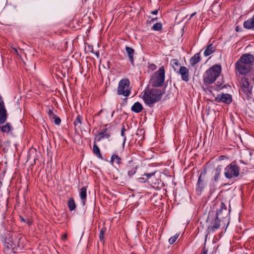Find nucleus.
<instances>
[{"mask_svg":"<svg viewBox=\"0 0 254 254\" xmlns=\"http://www.w3.org/2000/svg\"><path fill=\"white\" fill-rule=\"evenodd\" d=\"M254 61L253 55L245 54L242 55L235 64L236 73L240 75L247 74L252 68Z\"/></svg>","mask_w":254,"mask_h":254,"instance_id":"1","label":"nucleus"},{"mask_svg":"<svg viewBox=\"0 0 254 254\" xmlns=\"http://www.w3.org/2000/svg\"><path fill=\"white\" fill-rule=\"evenodd\" d=\"M164 92L162 90L157 88L146 89L144 91L142 99L147 106L151 107L161 100Z\"/></svg>","mask_w":254,"mask_h":254,"instance_id":"2","label":"nucleus"},{"mask_svg":"<svg viewBox=\"0 0 254 254\" xmlns=\"http://www.w3.org/2000/svg\"><path fill=\"white\" fill-rule=\"evenodd\" d=\"M221 71V66L218 64L214 65L208 69L203 75L204 83L210 84L214 82L216 78L219 76Z\"/></svg>","mask_w":254,"mask_h":254,"instance_id":"3","label":"nucleus"},{"mask_svg":"<svg viewBox=\"0 0 254 254\" xmlns=\"http://www.w3.org/2000/svg\"><path fill=\"white\" fill-rule=\"evenodd\" d=\"M152 85L154 87H161L164 82L165 80V69L162 66L159 70L156 71L151 77Z\"/></svg>","mask_w":254,"mask_h":254,"instance_id":"4","label":"nucleus"},{"mask_svg":"<svg viewBox=\"0 0 254 254\" xmlns=\"http://www.w3.org/2000/svg\"><path fill=\"white\" fill-rule=\"evenodd\" d=\"M118 95L128 97L131 93L130 89V81L127 78H125L120 80L117 89Z\"/></svg>","mask_w":254,"mask_h":254,"instance_id":"5","label":"nucleus"},{"mask_svg":"<svg viewBox=\"0 0 254 254\" xmlns=\"http://www.w3.org/2000/svg\"><path fill=\"white\" fill-rule=\"evenodd\" d=\"M240 174V168L236 164L232 163L226 166L224 169V176L229 179L237 177Z\"/></svg>","mask_w":254,"mask_h":254,"instance_id":"6","label":"nucleus"},{"mask_svg":"<svg viewBox=\"0 0 254 254\" xmlns=\"http://www.w3.org/2000/svg\"><path fill=\"white\" fill-rule=\"evenodd\" d=\"M241 81L243 84L242 87V91L246 94L248 99L252 98L253 95V85H251L248 79L246 77L242 78Z\"/></svg>","mask_w":254,"mask_h":254,"instance_id":"7","label":"nucleus"},{"mask_svg":"<svg viewBox=\"0 0 254 254\" xmlns=\"http://www.w3.org/2000/svg\"><path fill=\"white\" fill-rule=\"evenodd\" d=\"M220 219L219 216L216 215L215 219L212 222L211 225L208 226L206 231V235L205 237V240H206L208 235L210 233H214L217 230L219 229L220 227Z\"/></svg>","mask_w":254,"mask_h":254,"instance_id":"8","label":"nucleus"},{"mask_svg":"<svg viewBox=\"0 0 254 254\" xmlns=\"http://www.w3.org/2000/svg\"><path fill=\"white\" fill-rule=\"evenodd\" d=\"M155 173L144 174L143 176L146 177V180H148V182L154 188H159L162 186L161 180L157 179L155 176Z\"/></svg>","mask_w":254,"mask_h":254,"instance_id":"9","label":"nucleus"},{"mask_svg":"<svg viewBox=\"0 0 254 254\" xmlns=\"http://www.w3.org/2000/svg\"><path fill=\"white\" fill-rule=\"evenodd\" d=\"M137 169V166L133 160H129L127 162L125 171L127 172V176L129 178H131L136 173Z\"/></svg>","mask_w":254,"mask_h":254,"instance_id":"10","label":"nucleus"},{"mask_svg":"<svg viewBox=\"0 0 254 254\" xmlns=\"http://www.w3.org/2000/svg\"><path fill=\"white\" fill-rule=\"evenodd\" d=\"M232 101V96L229 94H221L218 95L214 99L216 102H223L226 104H230Z\"/></svg>","mask_w":254,"mask_h":254,"instance_id":"11","label":"nucleus"},{"mask_svg":"<svg viewBox=\"0 0 254 254\" xmlns=\"http://www.w3.org/2000/svg\"><path fill=\"white\" fill-rule=\"evenodd\" d=\"M253 154V152L249 149L245 150L242 153L240 162L245 164H250Z\"/></svg>","mask_w":254,"mask_h":254,"instance_id":"12","label":"nucleus"},{"mask_svg":"<svg viewBox=\"0 0 254 254\" xmlns=\"http://www.w3.org/2000/svg\"><path fill=\"white\" fill-rule=\"evenodd\" d=\"M205 172H201L198 179L196 191L199 194H200L201 193L203 189L205 187V183L204 182V180L202 179V176L205 175Z\"/></svg>","mask_w":254,"mask_h":254,"instance_id":"13","label":"nucleus"},{"mask_svg":"<svg viewBox=\"0 0 254 254\" xmlns=\"http://www.w3.org/2000/svg\"><path fill=\"white\" fill-rule=\"evenodd\" d=\"M181 75V78L183 81L187 82L189 80V71L185 66H181L177 72Z\"/></svg>","mask_w":254,"mask_h":254,"instance_id":"14","label":"nucleus"},{"mask_svg":"<svg viewBox=\"0 0 254 254\" xmlns=\"http://www.w3.org/2000/svg\"><path fill=\"white\" fill-rule=\"evenodd\" d=\"M6 111L3 101L0 102V124L3 123L6 118Z\"/></svg>","mask_w":254,"mask_h":254,"instance_id":"15","label":"nucleus"},{"mask_svg":"<svg viewBox=\"0 0 254 254\" xmlns=\"http://www.w3.org/2000/svg\"><path fill=\"white\" fill-rule=\"evenodd\" d=\"M126 51L127 52V55L128 57L129 62H130L132 65L134 66V50L132 48L129 47L128 46L126 47Z\"/></svg>","mask_w":254,"mask_h":254,"instance_id":"16","label":"nucleus"},{"mask_svg":"<svg viewBox=\"0 0 254 254\" xmlns=\"http://www.w3.org/2000/svg\"><path fill=\"white\" fill-rule=\"evenodd\" d=\"M87 188V187H83L80 189L79 191V196L83 205L85 204L86 201Z\"/></svg>","mask_w":254,"mask_h":254,"instance_id":"17","label":"nucleus"},{"mask_svg":"<svg viewBox=\"0 0 254 254\" xmlns=\"http://www.w3.org/2000/svg\"><path fill=\"white\" fill-rule=\"evenodd\" d=\"M216 48L213 45L212 43L209 44L204 52V57H207L212 53H213L215 51Z\"/></svg>","mask_w":254,"mask_h":254,"instance_id":"18","label":"nucleus"},{"mask_svg":"<svg viewBox=\"0 0 254 254\" xmlns=\"http://www.w3.org/2000/svg\"><path fill=\"white\" fill-rule=\"evenodd\" d=\"M131 110L136 113H139L142 111L143 106L139 102H136L132 106Z\"/></svg>","mask_w":254,"mask_h":254,"instance_id":"19","label":"nucleus"},{"mask_svg":"<svg viewBox=\"0 0 254 254\" xmlns=\"http://www.w3.org/2000/svg\"><path fill=\"white\" fill-rule=\"evenodd\" d=\"M200 61V57L199 53L195 54L190 60V63L191 65L194 66Z\"/></svg>","mask_w":254,"mask_h":254,"instance_id":"20","label":"nucleus"},{"mask_svg":"<svg viewBox=\"0 0 254 254\" xmlns=\"http://www.w3.org/2000/svg\"><path fill=\"white\" fill-rule=\"evenodd\" d=\"M244 27L247 29H251L254 27V16L244 23Z\"/></svg>","mask_w":254,"mask_h":254,"instance_id":"21","label":"nucleus"},{"mask_svg":"<svg viewBox=\"0 0 254 254\" xmlns=\"http://www.w3.org/2000/svg\"><path fill=\"white\" fill-rule=\"evenodd\" d=\"M170 64L174 71L177 72L179 70V68L181 67L180 64L178 60L175 59H172L170 61Z\"/></svg>","mask_w":254,"mask_h":254,"instance_id":"22","label":"nucleus"},{"mask_svg":"<svg viewBox=\"0 0 254 254\" xmlns=\"http://www.w3.org/2000/svg\"><path fill=\"white\" fill-rule=\"evenodd\" d=\"M223 211L224 212L225 215H227V210L226 206L224 202H221L220 206V209L216 212V215L217 216H220L221 215V214Z\"/></svg>","mask_w":254,"mask_h":254,"instance_id":"23","label":"nucleus"},{"mask_svg":"<svg viewBox=\"0 0 254 254\" xmlns=\"http://www.w3.org/2000/svg\"><path fill=\"white\" fill-rule=\"evenodd\" d=\"M93 152L99 158L102 159V156L100 152V150L97 145L96 144L95 141H94L93 146Z\"/></svg>","mask_w":254,"mask_h":254,"instance_id":"24","label":"nucleus"},{"mask_svg":"<svg viewBox=\"0 0 254 254\" xmlns=\"http://www.w3.org/2000/svg\"><path fill=\"white\" fill-rule=\"evenodd\" d=\"M111 162L119 165L122 163V159L118 155L113 154L111 159Z\"/></svg>","mask_w":254,"mask_h":254,"instance_id":"25","label":"nucleus"},{"mask_svg":"<svg viewBox=\"0 0 254 254\" xmlns=\"http://www.w3.org/2000/svg\"><path fill=\"white\" fill-rule=\"evenodd\" d=\"M67 205L70 211H72L76 207L75 203L73 198H70L67 202Z\"/></svg>","mask_w":254,"mask_h":254,"instance_id":"26","label":"nucleus"},{"mask_svg":"<svg viewBox=\"0 0 254 254\" xmlns=\"http://www.w3.org/2000/svg\"><path fill=\"white\" fill-rule=\"evenodd\" d=\"M98 135L99 137L98 139H97V141H100L105 138L108 139L111 136V133H104V132H99Z\"/></svg>","mask_w":254,"mask_h":254,"instance_id":"27","label":"nucleus"},{"mask_svg":"<svg viewBox=\"0 0 254 254\" xmlns=\"http://www.w3.org/2000/svg\"><path fill=\"white\" fill-rule=\"evenodd\" d=\"M162 28V24L158 22L154 24L153 27H152V30L154 31H160Z\"/></svg>","mask_w":254,"mask_h":254,"instance_id":"28","label":"nucleus"},{"mask_svg":"<svg viewBox=\"0 0 254 254\" xmlns=\"http://www.w3.org/2000/svg\"><path fill=\"white\" fill-rule=\"evenodd\" d=\"M82 117L80 115L77 116L73 123L75 127L81 125L82 124Z\"/></svg>","mask_w":254,"mask_h":254,"instance_id":"29","label":"nucleus"},{"mask_svg":"<svg viewBox=\"0 0 254 254\" xmlns=\"http://www.w3.org/2000/svg\"><path fill=\"white\" fill-rule=\"evenodd\" d=\"M11 129V127L9 124H7L6 125L1 127V130L4 132H8Z\"/></svg>","mask_w":254,"mask_h":254,"instance_id":"30","label":"nucleus"},{"mask_svg":"<svg viewBox=\"0 0 254 254\" xmlns=\"http://www.w3.org/2000/svg\"><path fill=\"white\" fill-rule=\"evenodd\" d=\"M221 169L220 168H217L216 169V173L214 176V180L215 182H217L220 178V174H221Z\"/></svg>","mask_w":254,"mask_h":254,"instance_id":"31","label":"nucleus"},{"mask_svg":"<svg viewBox=\"0 0 254 254\" xmlns=\"http://www.w3.org/2000/svg\"><path fill=\"white\" fill-rule=\"evenodd\" d=\"M179 236H180V234L177 233V234H175L174 236L171 237L169 239V241H168L169 244L171 245L173 244L176 242L177 239L178 238Z\"/></svg>","mask_w":254,"mask_h":254,"instance_id":"32","label":"nucleus"},{"mask_svg":"<svg viewBox=\"0 0 254 254\" xmlns=\"http://www.w3.org/2000/svg\"><path fill=\"white\" fill-rule=\"evenodd\" d=\"M106 231V228H103L100 231V233H99V238H100V241L101 242H103L104 243V233H105Z\"/></svg>","mask_w":254,"mask_h":254,"instance_id":"33","label":"nucleus"},{"mask_svg":"<svg viewBox=\"0 0 254 254\" xmlns=\"http://www.w3.org/2000/svg\"><path fill=\"white\" fill-rule=\"evenodd\" d=\"M47 113H48V115H49V116L51 118H54L56 115L54 114V113L53 112V110L49 109L47 111Z\"/></svg>","mask_w":254,"mask_h":254,"instance_id":"34","label":"nucleus"},{"mask_svg":"<svg viewBox=\"0 0 254 254\" xmlns=\"http://www.w3.org/2000/svg\"><path fill=\"white\" fill-rule=\"evenodd\" d=\"M53 119H54V122L56 125H59L61 123V120L59 117L56 116Z\"/></svg>","mask_w":254,"mask_h":254,"instance_id":"35","label":"nucleus"},{"mask_svg":"<svg viewBox=\"0 0 254 254\" xmlns=\"http://www.w3.org/2000/svg\"><path fill=\"white\" fill-rule=\"evenodd\" d=\"M121 136L124 137L123 145H124L125 143V142L126 141V139H127V137L126 136L125 132H124L123 131H121Z\"/></svg>","mask_w":254,"mask_h":254,"instance_id":"36","label":"nucleus"},{"mask_svg":"<svg viewBox=\"0 0 254 254\" xmlns=\"http://www.w3.org/2000/svg\"><path fill=\"white\" fill-rule=\"evenodd\" d=\"M149 67L152 70H155L156 68V66L154 64H151L149 65Z\"/></svg>","mask_w":254,"mask_h":254,"instance_id":"37","label":"nucleus"},{"mask_svg":"<svg viewBox=\"0 0 254 254\" xmlns=\"http://www.w3.org/2000/svg\"><path fill=\"white\" fill-rule=\"evenodd\" d=\"M201 254H207V250L205 247L202 250Z\"/></svg>","mask_w":254,"mask_h":254,"instance_id":"38","label":"nucleus"},{"mask_svg":"<svg viewBox=\"0 0 254 254\" xmlns=\"http://www.w3.org/2000/svg\"><path fill=\"white\" fill-rule=\"evenodd\" d=\"M108 129L107 128H104L100 132H104V133H109L108 132Z\"/></svg>","mask_w":254,"mask_h":254,"instance_id":"39","label":"nucleus"},{"mask_svg":"<svg viewBox=\"0 0 254 254\" xmlns=\"http://www.w3.org/2000/svg\"><path fill=\"white\" fill-rule=\"evenodd\" d=\"M12 50L13 51V52L15 53V54H16L17 55H18L19 54H18V51L17 50L16 48H12Z\"/></svg>","mask_w":254,"mask_h":254,"instance_id":"40","label":"nucleus"},{"mask_svg":"<svg viewBox=\"0 0 254 254\" xmlns=\"http://www.w3.org/2000/svg\"><path fill=\"white\" fill-rule=\"evenodd\" d=\"M158 10H154V11H152L151 12V14H154V15H157V13H158Z\"/></svg>","mask_w":254,"mask_h":254,"instance_id":"41","label":"nucleus"},{"mask_svg":"<svg viewBox=\"0 0 254 254\" xmlns=\"http://www.w3.org/2000/svg\"><path fill=\"white\" fill-rule=\"evenodd\" d=\"M196 12H194L193 13H192L190 16L189 20H190L193 16H194L196 14Z\"/></svg>","mask_w":254,"mask_h":254,"instance_id":"42","label":"nucleus"},{"mask_svg":"<svg viewBox=\"0 0 254 254\" xmlns=\"http://www.w3.org/2000/svg\"><path fill=\"white\" fill-rule=\"evenodd\" d=\"M125 131H126L125 127V126H123L122 127V128L121 131H123L124 132H125Z\"/></svg>","mask_w":254,"mask_h":254,"instance_id":"43","label":"nucleus"},{"mask_svg":"<svg viewBox=\"0 0 254 254\" xmlns=\"http://www.w3.org/2000/svg\"><path fill=\"white\" fill-rule=\"evenodd\" d=\"M157 17H156V18H152L151 20H150V22H153L154 20H156L157 19Z\"/></svg>","mask_w":254,"mask_h":254,"instance_id":"44","label":"nucleus"},{"mask_svg":"<svg viewBox=\"0 0 254 254\" xmlns=\"http://www.w3.org/2000/svg\"><path fill=\"white\" fill-rule=\"evenodd\" d=\"M102 111H103V110H101L98 112V114H97V115H100L101 114V113L102 112Z\"/></svg>","mask_w":254,"mask_h":254,"instance_id":"45","label":"nucleus"},{"mask_svg":"<svg viewBox=\"0 0 254 254\" xmlns=\"http://www.w3.org/2000/svg\"><path fill=\"white\" fill-rule=\"evenodd\" d=\"M20 218H21V220L22 221H25V220L24 219V218H23V217H20Z\"/></svg>","mask_w":254,"mask_h":254,"instance_id":"46","label":"nucleus"},{"mask_svg":"<svg viewBox=\"0 0 254 254\" xmlns=\"http://www.w3.org/2000/svg\"><path fill=\"white\" fill-rule=\"evenodd\" d=\"M114 113H115V111H113V113H112V117L113 116Z\"/></svg>","mask_w":254,"mask_h":254,"instance_id":"47","label":"nucleus"},{"mask_svg":"<svg viewBox=\"0 0 254 254\" xmlns=\"http://www.w3.org/2000/svg\"><path fill=\"white\" fill-rule=\"evenodd\" d=\"M139 179H140V180H143V179H144V178H139Z\"/></svg>","mask_w":254,"mask_h":254,"instance_id":"48","label":"nucleus"},{"mask_svg":"<svg viewBox=\"0 0 254 254\" xmlns=\"http://www.w3.org/2000/svg\"><path fill=\"white\" fill-rule=\"evenodd\" d=\"M220 157H221V159H223V156H221Z\"/></svg>","mask_w":254,"mask_h":254,"instance_id":"49","label":"nucleus"},{"mask_svg":"<svg viewBox=\"0 0 254 254\" xmlns=\"http://www.w3.org/2000/svg\"><path fill=\"white\" fill-rule=\"evenodd\" d=\"M220 157H221V159H223V156H221Z\"/></svg>","mask_w":254,"mask_h":254,"instance_id":"50","label":"nucleus"}]
</instances>
